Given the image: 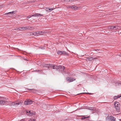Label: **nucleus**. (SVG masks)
Masks as SVG:
<instances>
[{"mask_svg":"<svg viewBox=\"0 0 121 121\" xmlns=\"http://www.w3.org/2000/svg\"><path fill=\"white\" fill-rule=\"evenodd\" d=\"M43 67H47L48 68H49L51 67H52L53 69H56L57 70H59L62 73H66L64 71L65 67L64 66H62L61 65L58 66L56 65H54L52 64H46L44 65H43Z\"/></svg>","mask_w":121,"mask_h":121,"instance_id":"obj_1","label":"nucleus"},{"mask_svg":"<svg viewBox=\"0 0 121 121\" xmlns=\"http://www.w3.org/2000/svg\"><path fill=\"white\" fill-rule=\"evenodd\" d=\"M114 107L117 112H119L120 110V105L119 103L117 102L114 103Z\"/></svg>","mask_w":121,"mask_h":121,"instance_id":"obj_2","label":"nucleus"},{"mask_svg":"<svg viewBox=\"0 0 121 121\" xmlns=\"http://www.w3.org/2000/svg\"><path fill=\"white\" fill-rule=\"evenodd\" d=\"M32 26H27L26 27H19L18 28L19 30L21 31H23L25 30H30L33 28Z\"/></svg>","mask_w":121,"mask_h":121,"instance_id":"obj_3","label":"nucleus"},{"mask_svg":"<svg viewBox=\"0 0 121 121\" xmlns=\"http://www.w3.org/2000/svg\"><path fill=\"white\" fill-rule=\"evenodd\" d=\"M106 119L107 121H116L115 119L112 116H108L107 117Z\"/></svg>","mask_w":121,"mask_h":121,"instance_id":"obj_4","label":"nucleus"},{"mask_svg":"<svg viewBox=\"0 0 121 121\" xmlns=\"http://www.w3.org/2000/svg\"><path fill=\"white\" fill-rule=\"evenodd\" d=\"M43 15L39 13H35L33 15H31L28 16L26 17L27 18H29L32 16L37 17V16H41Z\"/></svg>","mask_w":121,"mask_h":121,"instance_id":"obj_5","label":"nucleus"},{"mask_svg":"<svg viewBox=\"0 0 121 121\" xmlns=\"http://www.w3.org/2000/svg\"><path fill=\"white\" fill-rule=\"evenodd\" d=\"M76 79L74 78L69 77H67L66 78V80L69 82H73Z\"/></svg>","mask_w":121,"mask_h":121,"instance_id":"obj_6","label":"nucleus"},{"mask_svg":"<svg viewBox=\"0 0 121 121\" xmlns=\"http://www.w3.org/2000/svg\"><path fill=\"white\" fill-rule=\"evenodd\" d=\"M121 28L120 27L118 26H110V29H115L116 30L117 29H119Z\"/></svg>","mask_w":121,"mask_h":121,"instance_id":"obj_7","label":"nucleus"},{"mask_svg":"<svg viewBox=\"0 0 121 121\" xmlns=\"http://www.w3.org/2000/svg\"><path fill=\"white\" fill-rule=\"evenodd\" d=\"M32 103V101L31 100H27L25 101L24 104L25 105H27L31 104Z\"/></svg>","mask_w":121,"mask_h":121,"instance_id":"obj_8","label":"nucleus"},{"mask_svg":"<svg viewBox=\"0 0 121 121\" xmlns=\"http://www.w3.org/2000/svg\"><path fill=\"white\" fill-rule=\"evenodd\" d=\"M31 111H27L26 114L27 115H29L30 116H33L34 114V113H33Z\"/></svg>","mask_w":121,"mask_h":121,"instance_id":"obj_9","label":"nucleus"},{"mask_svg":"<svg viewBox=\"0 0 121 121\" xmlns=\"http://www.w3.org/2000/svg\"><path fill=\"white\" fill-rule=\"evenodd\" d=\"M22 103V102H21L20 101H17L15 102L14 106H17L20 105H21Z\"/></svg>","mask_w":121,"mask_h":121,"instance_id":"obj_10","label":"nucleus"},{"mask_svg":"<svg viewBox=\"0 0 121 121\" xmlns=\"http://www.w3.org/2000/svg\"><path fill=\"white\" fill-rule=\"evenodd\" d=\"M72 9L75 10H77L79 8V7H77L74 5H72Z\"/></svg>","mask_w":121,"mask_h":121,"instance_id":"obj_11","label":"nucleus"},{"mask_svg":"<svg viewBox=\"0 0 121 121\" xmlns=\"http://www.w3.org/2000/svg\"><path fill=\"white\" fill-rule=\"evenodd\" d=\"M37 32V36L39 35H43L44 33V32L42 31H39Z\"/></svg>","mask_w":121,"mask_h":121,"instance_id":"obj_12","label":"nucleus"},{"mask_svg":"<svg viewBox=\"0 0 121 121\" xmlns=\"http://www.w3.org/2000/svg\"><path fill=\"white\" fill-rule=\"evenodd\" d=\"M65 51H58L57 52V53L58 54L60 55H62L64 53H65Z\"/></svg>","mask_w":121,"mask_h":121,"instance_id":"obj_13","label":"nucleus"},{"mask_svg":"<svg viewBox=\"0 0 121 121\" xmlns=\"http://www.w3.org/2000/svg\"><path fill=\"white\" fill-rule=\"evenodd\" d=\"M96 108L95 107H89L88 109L91 110H95Z\"/></svg>","mask_w":121,"mask_h":121,"instance_id":"obj_14","label":"nucleus"},{"mask_svg":"<svg viewBox=\"0 0 121 121\" xmlns=\"http://www.w3.org/2000/svg\"><path fill=\"white\" fill-rule=\"evenodd\" d=\"M5 103L4 101L3 100H0V105H3Z\"/></svg>","mask_w":121,"mask_h":121,"instance_id":"obj_15","label":"nucleus"},{"mask_svg":"<svg viewBox=\"0 0 121 121\" xmlns=\"http://www.w3.org/2000/svg\"><path fill=\"white\" fill-rule=\"evenodd\" d=\"M121 97V95H118L117 96H115L114 97V99H116L119 98Z\"/></svg>","mask_w":121,"mask_h":121,"instance_id":"obj_16","label":"nucleus"},{"mask_svg":"<svg viewBox=\"0 0 121 121\" xmlns=\"http://www.w3.org/2000/svg\"><path fill=\"white\" fill-rule=\"evenodd\" d=\"M15 102H10L9 104L10 105L12 106H14Z\"/></svg>","mask_w":121,"mask_h":121,"instance_id":"obj_17","label":"nucleus"},{"mask_svg":"<svg viewBox=\"0 0 121 121\" xmlns=\"http://www.w3.org/2000/svg\"><path fill=\"white\" fill-rule=\"evenodd\" d=\"M15 12L14 11H12V12H9L8 13H6L5 14V15H7L8 14H15Z\"/></svg>","mask_w":121,"mask_h":121,"instance_id":"obj_18","label":"nucleus"},{"mask_svg":"<svg viewBox=\"0 0 121 121\" xmlns=\"http://www.w3.org/2000/svg\"><path fill=\"white\" fill-rule=\"evenodd\" d=\"M87 60H90L93 59V57H91L87 58Z\"/></svg>","mask_w":121,"mask_h":121,"instance_id":"obj_19","label":"nucleus"},{"mask_svg":"<svg viewBox=\"0 0 121 121\" xmlns=\"http://www.w3.org/2000/svg\"><path fill=\"white\" fill-rule=\"evenodd\" d=\"M47 11H48V10H50V12L52 10H53L54 9L53 8L51 9H49L48 8H47Z\"/></svg>","mask_w":121,"mask_h":121,"instance_id":"obj_20","label":"nucleus"},{"mask_svg":"<svg viewBox=\"0 0 121 121\" xmlns=\"http://www.w3.org/2000/svg\"><path fill=\"white\" fill-rule=\"evenodd\" d=\"M33 35L35 36H37V32H35L33 34Z\"/></svg>","mask_w":121,"mask_h":121,"instance_id":"obj_21","label":"nucleus"},{"mask_svg":"<svg viewBox=\"0 0 121 121\" xmlns=\"http://www.w3.org/2000/svg\"><path fill=\"white\" fill-rule=\"evenodd\" d=\"M72 5H71L70 6H67V8H71L72 9Z\"/></svg>","mask_w":121,"mask_h":121,"instance_id":"obj_22","label":"nucleus"},{"mask_svg":"<svg viewBox=\"0 0 121 121\" xmlns=\"http://www.w3.org/2000/svg\"><path fill=\"white\" fill-rule=\"evenodd\" d=\"M29 121H35V119L33 118H31L30 119Z\"/></svg>","mask_w":121,"mask_h":121,"instance_id":"obj_23","label":"nucleus"},{"mask_svg":"<svg viewBox=\"0 0 121 121\" xmlns=\"http://www.w3.org/2000/svg\"><path fill=\"white\" fill-rule=\"evenodd\" d=\"M72 0H65V2H67L69 1H71Z\"/></svg>","mask_w":121,"mask_h":121,"instance_id":"obj_24","label":"nucleus"},{"mask_svg":"<svg viewBox=\"0 0 121 121\" xmlns=\"http://www.w3.org/2000/svg\"><path fill=\"white\" fill-rule=\"evenodd\" d=\"M89 117L87 116L86 117H84L83 118H82L86 119V118H87Z\"/></svg>","mask_w":121,"mask_h":121,"instance_id":"obj_25","label":"nucleus"},{"mask_svg":"<svg viewBox=\"0 0 121 121\" xmlns=\"http://www.w3.org/2000/svg\"><path fill=\"white\" fill-rule=\"evenodd\" d=\"M14 30H19L18 28H16L15 29H14Z\"/></svg>","mask_w":121,"mask_h":121,"instance_id":"obj_26","label":"nucleus"},{"mask_svg":"<svg viewBox=\"0 0 121 121\" xmlns=\"http://www.w3.org/2000/svg\"><path fill=\"white\" fill-rule=\"evenodd\" d=\"M21 121H25V119H23Z\"/></svg>","mask_w":121,"mask_h":121,"instance_id":"obj_27","label":"nucleus"},{"mask_svg":"<svg viewBox=\"0 0 121 121\" xmlns=\"http://www.w3.org/2000/svg\"><path fill=\"white\" fill-rule=\"evenodd\" d=\"M41 49H45V48H44V47H42L41 48Z\"/></svg>","mask_w":121,"mask_h":121,"instance_id":"obj_28","label":"nucleus"},{"mask_svg":"<svg viewBox=\"0 0 121 121\" xmlns=\"http://www.w3.org/2000/svg\"><path fill=\"white\" fill-rule=\"evenodd\" d=\"M36 72H39V71H40V70H36Z\"/></svg>","mask_w":121,"mask_h":121,"instance_id":"obj_29","label":"nucleus"},{"mask_svg":"<svg viewBox=\"0 0 121 121\" xmlns=\"http://www.w3.org/2000/svg\"><path fill=\"white\" fill-rule=\"evenodd\" d=\"M86 93L87 94H91V93Z\"/></svg>","mask_w":121,"mask_h":121,"instance_id":"obj_30","label":"nucleus"},{"mask_svg":"<svg viewBox=\"0 0 121 121\" xmlns=\"http://www.w3.org/2000/svg\"><path fill=\"white\" fill-rule=\"evenodd\" d=\"M27 90H31V89H28V88H27Z\"/></svg>","mask_w":121,"mask_h":121,"instance_id":"obj_31","label":"nucleus"},{"mask_svg":"<svg viewBox=\"0 0 121 121\" xmlns=\"http://www.w3.org/2000/svg\"><path fill=\"white\" fill-rule=\"evenodd\" d=\"M121 57V53L119 55Z\"/></svg>","mask_w":121,"mask_h":121,"instance_id":"obj_32","label":"nucleus"},{"mask_svg":"<svg viewBox=\"0 0 121 121\" xmlns=\"http://www.w3.org/2000/svg\"><path fill=\"white\" fill-rule=\"evenodd\" d=\"M31 90H32L33 91H34V89H31Z\"/></svg>","mask_w":121,"mask_h":121,"instance_id":"obj_33","label":"nucleus"},{"mask_svg":"<svg viewBox=\"0 0 121 121\" xmlns=\"http://www.w3.org/2000/svg\"><path fill=\"white\" fill-rule=\"evenodd\" d=\"M1 7V5H0V8Z\"/></svg>","mask_w":121,"mask_h":121,"instance_id":"obj_34","label":"nucleus"},{"mask_svg":"<svg viewBox=\"0 0 121 121\" xmlns=\"http://www.w3.org/2000/svg\"><path fill=\"white\" fill-rule=\"evenodd\" d=\"M119 84H121V82L120 83H119Z\"/></svg>","mask_w":121,"mask_h":121,"instance_id":"obj_35","label":"nucleus"},{"mask_svg":"<svg viewBox=\"0 0 121 121\" xmlns=\"http://www.w3.org/2000/svg\"><path fill=\"white\" fill-rule=\"evenodd\" d=\"M85 93L84 92V93Z\"/></svg>","mask_w":121,"mask_h":121,"instance_id":"obj_36","label":"nucleus"},{"mask_svg":"<svg viewBox=\"0 0 121 121\" xmlns=\"http://www.w3.org/2000/svg\"><path fill=\"white\" fill-rule=\"evenodd\" d=\"M3 5H2V7H3Z\"/></svg>","mask_w":121,"mask_h":121,"instance_id":"obj_37","label":"nucleus"}]
</instances>
